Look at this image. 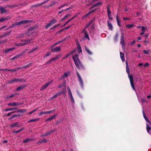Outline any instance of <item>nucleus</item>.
<instances>
[{
  "label": "nucleus",
  "mask_w": 151,
  "mask_h": 151,
  "mask_svg": "<svg viewBox=\"0 0 151 151\" xmlns=\"http://www.w3.org/2000/svg\"><path fill=\"white\" fill-rule=\"evenodd\" d=\"M38 109V108H37L35 109L34 110H33V111H32L29 112V113H28V114H32V113L35 112L36 110H37Z\"/></svg>",
  "instance_id": "obj_48"
},
{
  "label": "nucleus",
  "mask_w": 151,
  "mask_h": 151,
  "mask_svg": "<svg viewBox=\"0 0 151 151\" xmlns=\"http://www.w3.org/2000/svg\"><path fill=\"white\" fill-rule=\"evenodd\" d=\"M39 119H31L28 122H34L36 121H37Z\"/></svg>",
  "instance_id": "obj_46"
},
{
  "label": "nucleus",
  "mask_w": 151,
  "mask_h": 151,
  "mask_svg": "<svg viewBox=\"0 0 151 151\" xmlns=\"http://www.w3.org/2000/svg\"><path fill=\"white\" fill-rule=\"evenodd\" d=\"M124 35L123 33L122 32L121 33V37L120 43L121 44L123 47L124 46Z\"/></svg>",
  "instance_id": "obj_11"
},
{
  "label": "nucleus",
  "mask_w": 151,
  "mask_h": 151,
  "mask_svg": "<svg viewBox=\"0 0 151 151\" xmlns=\"http://www.w3.org/2000/svg\"><path fill=\"white\" fill-rule=\"evenodd\" d=\"M15 46H17L21 47L24 46V44H22V42H20L15 44Z\"/></svg>",
  "instance_id": "obj_36"
},
{
  "label": "nucleus",
  "mask_w": 151,
  "mask_h": 151,
  "mask_svg": "<svg viewBox=\"0 0 151 151\" xmlns=\"http://www.w3.org/2000/svg\"><path fill=\"white\" fill-rule=\"evenodd\" d=\"M68 38V37H65L63 40H62L59 41H57V42H55V43L53 45L55 46V45H57L58 44L60 43H62V42L65 41L67 40Z\"/></svg>",
  "instance_id": "obj_18"
},
{
  "label": "nucleus",
  "mask_w": 151,
  "mask_h": 151,
  "mask_svg": "<svg viewBox=\"0 0 151 151\" xmlns=\"http://www.w3.org/2000/svg\"><path fill=\"white\" fill-rule=\"evenodd\" d=\"M57 131L56 129H54L53 130H52L50 131H49L48 132H46L44 134H42L41 135V137H43L46 136H47L49 135L51 133H52L56 132Z\"/></svg>",
  "instance_id": "obj_8"
},
{
  "label": "nucleus",
  "mask_w": 151,
  "mask_h": 151,
  "mask_svg": "<svg viewBox=\"0 0 151 151\" xmlns=\"http://www.w3.org/2000/svg\"><path fill=\"white\" fill-rule=\"evenodd\" d=\"M67 89H68V94L69 95V97H71L72 96H72V94L71 93V90H70V88L69 87V86H68Z\"/></svg>",
  "instance_id": "obj_28"
},
{
  "label": "nucleus",
  "mask_w": 151,
  "mask_h": 151,
  "mask_svg": "<svg viewBox=\"0 0 151 151\" xmlns=\"http://www.w3.org/2000/svg\"><path fill=\"white\" fill-rule=\"evenodd\" d=\"M73 6H74L73 5H72L69 8H66V9H65V10L66 11L68 10L71 9H72L73 8Z\"/></svg>",
  "instance_id": "obj_53"
},
{
  "label": "nucleus",
  "mask_w": 151,
  "mask_h": 151,
  "mask_svg": "<svg viewBox=\"0 0 151 151\" xmlns=\"http://www.w3.org/2000/svg\"><path fill=\"white\" fill-rule=\"evenodd\" d=\"M27 110L25 109H19L18 111V112L24 113Z\"/></svg>",
  "instance_id": "obj_37"
},
{
  "label": "nucleus",
  "mask_w": 151,
  "mask_h": 151,
  "mask_svg": "<svg viewBox=\"0 0 151 151\" xmlns=\"http://www.w3.org/2000/svg\"><path fill=\"white\" fill-rule=\"evenodd\" d=\"M118 33H116L115 34V37H114V40L115 41H117L118 40Z\"/></svg>",
  "instance_id": "obj_43"
},
{
  "label": "nucleus",
  "mask_w": 151,
  "mask_h": 151,
  "mask_svg": "<svg viewBox=\"0 0 151 151\" xmlns=\"http://www.w3.org/2000/svg\"><path fill=\"white\" fill-rule=\"evenodd\" d=\"M147 132L148 133H150L149 130H151V127L149 126L148 124H147V128H146Z\"/></svg>",
  "instance_id": "obj_38"
},
{
  "label": "nucleus",
  "mask_w": 151,
  "mask_h": 151,
  "mask_svg": "<svg viewBox=\"0 0 151 151\" xmlns=\"http://www.w3.org/2000/svg\"><path fill=\"white\" fill-rule=\"evenodd\" d=\"M17 116V115L16 114L14 115H12V116H11L9 119V120H10V119H12L13 118H14V117H15Z\"/></svg>",
  "instance_id": "obj_58"
},
{
  "label": "nucleus",
  "mask_w": 151,
  "mask_h": 151,
  "mask_svg": "<svg viewBox=\"0 0 151 151\" xmlns=\"http://www.w3.org/2000/svg\"><path fill=\"white\" fill-rule=\"evenodd\" d=\"M120 56L121 58L122 61H124V56L123 53L121 52H120Z\"/></svg>",
  "instance_id": "obj_29"
},
{
  "label": "nucleus",
  "mask_w": 151,
  "mask_h": 151,
  "mask_svg": "<svg viewBox=\"0 0 151 151\" xmlns=\"http://www.w3.org/2000/svg\"><path fill=\"white\" fill-rule=\"evenodd\" d=\"M141 31H142V32H145V27L143 26L142 27Z\"/></svg>",
  "instance_id": "obj_60"
},
{
  "label": "nucleus",
  "mask_w": 151,
  "mask_h": 151,
  "mask_svg": "<svg viewBox=\"0 0 151 151\" xmlns=\"http://www.w3.org/2000/svg\"><path fill=\"white\" fill-rule=\"evenodd\" d=\"M22 80L19 78H14L13 79L10 80H9L7 81V83L8 84H12L13 82L17 81H19V82H21Z\"/></svg>",
  "instance_id": "obj_9"
},
{
  "label": "nucleus",
  "mask_w": 151,
  "mask_h": 151,
  "mask_svg": "<svg viewBox=\"0 0 151 151\" xmlns=\"http://www.w3.org/2000/svg\"><path fill=\"white\" fill-rule=\"evenodd\" d=\"M55 111V110H53L48 111H41L40 113H39L38 115L40 116L42 115L43 114H46L47 113L51 114L54 112Z\"/></svg>",
  "instance_id": "obj_12"
},
{
  "label": "nucleus",
  "mask_w": 151,
  "mask_h": 151,
  "mask_svg": "<svg viewBox=\"0 0 151 151\" xmlns=\"http://www.w3.org/2000/svg\"><path fill=\"white\" fill-rule=\"evenodd\" d=\"M17 6V5H14L12 6H10L9 5H8L7 6L8 7H9L10 8H14L16 7Z\"/></svg>",
  "instance_id": "obj_52"
},
{
  "label": "nucleus",
  "mask_w": 151,
  "mask_h": 151,
  "mask_svg": "<svg viewBox=\"0 0 151 151\" xmlns=\"http://www.w3.org/2000/svg\"><path fill=\"white\" fill-rule=\"evenodd\" d=\"M77 48H78V49H81V45H80V44L78 42L77 43Z\"/></svg>",
  "instance_id": "obj_56"
},
{
  "label": "nucleus",
  "mask_w": 151,
  "mask_h": 151,
  "mask_svg": "<svg viewBox=\"0 0 151 151\" xmlns=\"http://www.w3.org/2000/svg\"><path fill=\"white\" fill-rule=\"evenodd\" d=\"M78 55L76 54L75 55H73L72 58L76 66H82L81 61L78 58Z\"/></svg>",
  "instance_id": "obj_2"
},
{
  "label": "nucleus",
  "mask_w": 151,
  "mask_h": 151,
  "mask_svg": "<svg viewBox=\"0 0 151 151\" xmlns=\"http://www.w3.org/2000/svg\"><path fill=\"white\" fill-rule=\"evenodd\" d=\"M60 95V93H59V92L55 94L52 97H51V99H54V98H56Z\"/></svg>",
  "instance_id": "obj_40"
},
{
  "label": "nucleus",
  "mask_w": 151,
  "mask_h": 151,
  "mask_svg": "<svg viewBox=\"0 0 151 151\" xmlns=\"http://www.w3.org/2000/svg\"><path fill=\"white\" fill-rule=\"evenodd\" d=\"M14 49H15L14 47L9 48L7 49H5L4 51L3 52V53L6 54V53H7V52H8L10 51L13 50H14Z\"/></svg>",
  "instance_id": "obj_21"
},
{
  "label": "nucleus",
  "mask_w": 151,
  "mask_h": 151,
  "mask_svg": "<svg viewBox=\"0 0 151 151\" xmlns=\"http://www.w3.org/2000/svg\"><path fill=\"white\" fill-rule=\"evenodd\" d=\"M85 49L86 50L87 52L90 55H92L93 54L92 52H91V51L86 46H85Z\"/></svg>",
  "instance_id": "obj_22"
},
{
  "label": "nucleus",
  "mask_w": 151,
  "mask_h": 151,
  "mask_svg": "<svg viewBox=\"0 0 151 151\" xmlns=\"http://www.w3.org/2000/svg\"><path fill=\"white\" fill-rule=\"evenodd\" d=\"M32 40V39L29 40L24 39L22 40L21 41V42H25L26 45L29 44L31 43V41Z\"/></svg>",
  "instance_id": "obj_19"
},
{
  "label": "nucleus",
  "mask_w": 151,
  "mask_h": 151,
  "mask_svg": "<svg viewBox=\"0 0 151 151\" xmlns=\"http://www.w3.org/2000/svg\"><path fill=\"white\" fill-rule=\"evenodd\" d=\"M24 52H23L21 53L20 54H18L16 55L17 58H18V57H20L21 56H22V55H23V54H24Z\"/></svg>",
  "instance_id": "obj_49"
},
{
  "label": "nucleus",
  "mask_w": 151,
  "mask_h": 151,
  "mask_svg": "<svg viewBox=\"0 0 151 151\" xmlns=\"http://www.w3.org/2000/svg\"><path fill=\"white\" fill-rule=\"evenodd\" d=\"M143 116H144V117L145 118V120H146V121L147 122H148L149 124H150V121L149 120V119H148L147 118V116H145V113H144V111H143Z\"/></svg>",
  "instance_id": "obj_30"
},
{
  "label": "nucleus",
  "mask_w": 151,
  "mask_h": 151,
  "mask_svg": "<svg viewBox=\"0 0 151 151\" xmlns=\"http://www.w3.org/2000/svg\"><path fill=\"white\" fill-rule=\"evenodd\" d=\"M61 50L60 46L56 47L55 48H51V51L52 52H59Z\"/></svg>",
  "instance_id": "obj_10"
},
{
  "label": "nucleus",
  "mask_w": 151,
  "mask_h": 151,
  "mask_svg": "<svg viewBox=\"0 0 151 151\" xmlns=\"http://www.w3.org/2000/svg\"><path fill=\"white\" fill-rule=\"evenodd\" d=\"M143 53L146 54L148 55L149 54V52L147 51L146 50H144L143 52Z\"/></svg>",
  "instance_id": "obj_64"
},
{
  "label": "nucleus",
  "mask_w": 151,
  "mask_h": 151,
  "mask_svg": "<svg viewBox=\"0 0 151 151\" xmlns=\"http://www.w3.org/2000/svg\"><path fill=\"white\" fill-rule=\"evenodd\" d=\"M94 21V19H92L91 20L90 22L86 24V27H85V28H87V27H88Z\"/></svg>",
  "instance_id": "obj_25"
},
{
  "label": "nucleus",
  "mask_w": 151,
  "mask_h": 151,
  "mask_svg": "<svg viewBox=\"0 0 151 151\" xmlns=\"http://www.w3.org/2000/svg\"><path fill=\"white\" fill-rule=\"evenodd\" d=\"M110 6L108 5L107 7V12L108 18L110 20H111L113 18L111 14V12L110 11Z\"/></svg>",
  "instance_id": "obj_6"
},
{
  "label": "nucleus",
  "mask_w": 151,
  "mask_h": 151,
  "mask_svg": "<svg viewBox=\"0 0 151 151\" xmlns=\"http://www.w3.org/2000/svg\"><path fill=\"white\" fill-rule=\"evenodd\" d=\"M16 95V94H12L11 95L9 96H8L6 98L7 99H9L13 97L14 96H15Z\"/></svg>",
  "instance_id": "obj_45"
},
{
  "label": "nucleus",
  "mask_w": 151,
  "mask_h": 151,
  "mask_svg": "<svg viewBox=\"0 0 151 151\" xmlns=\"http://www.w3.org/2000/svg\"><path fill=\"white\" fill-rule=\"evenodd\" d=\"M52 81H51L50 82H48L47 83L45 84L44 85H43L41 88L40 90V91H42L44 89H45L50 84L52 83Z\"/></svg>",
  "instance_id": "obj_13"
},
{
  "label": "nucleus",
  "mask_w": 151,
  "mask_h": 151,
  "mask_svg": "<svg viewBox=\"0 0 151 151\" xmlns=\"http://www.w3.org/2000/svg\"><path fill=\"white\" fill-rule=\"evenodd\" d=\"M30 140H31V139L30 138H28V139H26L24 140L23 141V142L27 143V142L30 141Z\"/></svg>",
  "instance_id": "obj_47"
},
{
  "label": "nucleus",
  "mask_w": 151,
  "mask_h": 151,
  "mask_svg": "<svg viewBox=\"0 0 151 151\" xmlns=\"http://www.w3.org/2000/svg\"><path fill=\"white\" fill-rule=\"evenodd\" d=\"M61 56L60 55H58L50 59L49 61H48L46 63L47 65H49L52 62L54 61L57 60L58 59L60 58Z\"/></svg>",
  "instance_id": "obj_3"
},
{
  "label": "nucleus",
  "mask_w": 151,
  "mask_h": 151,
  "mask_svg": "<svg viewBox=\"0 0 151 151\" xmlns=\"http://www.w3.org/2000/svg\"><path fill=\"white\" fill-rule=\"evenodd\" d=\"M24 127H22L20 129H19V130L17 131L13 132V133H19V132H21V131H22V130H24Z\"/></svg>",
  "instance_id": "obj_35"
},
{
  "label": "nucleus",
  "mask_w": 151,
  "mask_h": 151,
  "mask_svg": "<svg viewBox=\"0 0 151 151\" xmlns=\"http://www.w3.org/2000/svg\"><path fill=\"white\" fill-rule=\"evenodd\" d=\"M90 14V13L89 12L88 13L84 15L82 17V19H84L86 18Z\"/></svg>",
  "instance_id": "obj_42"
},
{
  "label": "nucleus",
  "mask_w": 151,
  "mask_h": 151,
  "mask_svg": "<svg viewBox=\"0 0 151 151\" xmlns=\"http://www.w3.org/2000/svg\"><path fill=\"white\" fill-rule=\"evenodd\" d=\"M70 97V99H71V103L73 104H74V103H75V101H74V99L73 98V96H72L71 97Z\"/></svg>",
  "instance_id": "obj_51"
},
{
  "label": "nucleus",
  "mask_w": 151,
  "mask_h": 151,
  "mask_svg": "<svg viewBox=\"0 0 151 151\" xmlns=\"http://www.w3.org/2000/svg\"><path fill=\"white\" fill-rule=\"evenodd\" d=\"M96 10L97 9H95L91 11L90 12H89V13H90V14H91L93 13L94 12H95Z\"/></svg>",
  "instance_id": "obj_57"
},
{
  "label": "nucleus",
  "mask_w": 151,
  "mask_h": 151,
  "mask_svg": "<svg viewBox=\"0 0 151 151\" xmlns=\"http://www.w3.org/2000/svg\"><path fill=\"white\" fill-rule=\"evenodd\" d=\"M18 125V122H16L10 125V127L12 128L14 127H17Z\"/></svg>",
  "instance_id": "obj_27"
},
{
  "label": "nucleus",
  "mask_w": 151,
  "mask_h": 151,
  "mask_svg": "<svg viewBox=\"0 0 151 151\" xmlns=\"http://www.w3.org/2000/svg\"><path fill=\"white\" fill-rule=\"evenodd\" d=\"M84 38L85 39L87 38V39L88 40H90L89 35L88 34L87 31L85 32L84 33Z\"/></svg>",
  "instance_id": "obj_24"
},
{
  "label": "nucleus",
  "mask_w": 151,
  "mask_h": 151,
  "mask_svg": "<svg viewBox=\"0 0 151 151\" xmlns=\"http://www.w3.org/2000/svg\"><path fill=\"white\" fill-rule=\"evenodd\" d=\"M6 7H4L1 6H0V11H1L0 13L1 14H3L4 13H6L8 12V11L6 10L5 8Z\"/></svg>",
  "instance_id": "obj_14"
},
{
  "label": "nucleus",
  "mask_w": 151,
  "mask_h": 151,
  "mask_svg": "<svg viewBox=\"0 0 151 151\" xmlns=\"http://www.w3.org/2000/svg\"><path fill=\"white\" fill-rule=\"evenodd\" d=\"M79 13H77L76 14V15L73 17L72 18L70 19L71 20H72V19H73L75 18L76 17H77L79 14Z\"/></svg>",
  "instance_id": "obj_61"
},
{
  "label": "nucleus",
  "mask_w": 151,
  "mask_h": 151,
  "mask_svg": "<svg viewBox=\"0 0 151 151\" xmlns=\"http://www.w3.org/2000/svg\"><path fill=\"white\" fill-rule=\"evenodd\" d=\"M37 49V48H33L30 50L29 53H31L35 51Z\"/></svg>",
  "instance_id": "obj_50"
},
{
  "label": "nucleus",
  "mask_w": 151,
  "mask_h": 151,
  "mask_svg": "<svg viewBox=\"0 0 151 151\" xmlns=\"http://www.w3.org/2000/svg\"><path fill=\"white\" fill-rule=\"evenodd\" d=\"M75 52V50H73L71 51L68 54H69L70 55L73 54Z\"/></svg>",
  "instance_id": "obj_62"
},
{
  "label": "nucleus",
  "mask_w": 151,
  "mask_h": 151,
  "mask_svg": "<svg viewBox=\"0 0 151 151\" xmlns=\"http://www.w3.org/2000/svg\"><path fill=\"white\" fill-rule=\"evenodd\" d=\"M102 4V3L100 2H98L97 3H96V4H95V5L96 7V6L100 5V4Z\"/></svg>",
  "instance_id": "obj_55"
},
{
  "label": "nucleus",
  "mask_w": 151,
  "mask_h": 151,
  "mask_svg": "<svg viewBox=\"0 0 151 151\" xmlns=\"http://www.w3.org/2000/svg\"><path fill=\"white\" fill-rule=\"evenodd\" d=\"M69 16V15L68 14H67L66 15H65V16L62 19V20H64V19H67L68 17V16Z\"/></svg>",
  "instance_id": "obj_54"
},
{
  "label": "nucleus",
  "mask_w": 151,
  "mask_h": 151,
  "mask_svg": "<svg viewBox=\"0 0 151 151\" xmlns=\"http://www.w3.org/2000/svg\"><path fill=\"white\" fill-rule=\"evenodd\" d=\"M56 115H54L53 116H52L50 118H48L46 120V121H51L53 119H55L56 117Z\"/></svg>",
  "instance_id": "obj_23"
},
{
  "label": "nucleus",
  "mask_w": 151,
  "mask_h": 151,
  "mask_svg": "<svg viewBox=\"0 0 151 151\" xmlns=\"http://www.w3.org/2000/svg\"><path fill=\"white\" fill-rule=\"evenodd\" d=\"M126 70L128 75L129 78L130 80V83L131 86L134 90H135L133 82V77L132 75H130V71L129 70V67H126Z\"/></svg>",
  "instance_id": "obj_1"
},
{
  "label": "nucleus",
  "mask_w": 151,
  "mask_h": 151,
  "mask_svg": "<svg viewBox=\"0 0 151 151\" xmlns=\"http://www.w3.org/2000/svg\"><path fill=\"white\" fill-rule=\"evenodd\" d=\"M135 43L136 41L135 40H133L131 42V45H133L135 44Z\"/></svg>",
  "instance_id": "obj_63"
},
{
  "label": "nucleus",
  "mask_w": 151,
  "mask_h": 151,
  "mask_svg": "<svg viewBox=\"0 0 151 151\" xmlns=\"http://www.w3.org/2000/svg\"><path fill=\"white\" fill-rule=\"evenodd\" d=\"M52 3V5H57L58 4V3L57 2L54 1H52L51 2Z\"/></svg>",
  "instance_id": "obj_59"
},
{
  "label": "nucleus",
  "mask_w": 151,
  "mask_h": 151,
  "mask_svg": "<svg viewBox=\"0 0 151 151\" xmlns=\"http://www.w3.org/2000/svg\"><path fill=\"white\" fill-rule=\"evenodd\" d=\"M10 18L9 16H7L5 17H1L0 18V22H2L3 21L7 20L9 19Z\"/></svg>",
  "instance_id": "obj_20"
},
{
  "label": "nucleus",
  "mask_w": 151,
  "mask_h": 151,
  "mask_svg": "<svg viewBox=\"0 0 151 151\" xmlns=\"http://www.w3.org/2000/svg\"><path fill=\"white\" fill-rule=\"evenodd\" d=\"M134 27V25L133 24H127L126 25V27L128 28H130Z\"/></svg>",
  "instance_id": "obj_34"
},
{
  "label": "nucleus",
  "mask_w": 151,
  "mask_h": 151,
  "mask_svg": "<svg viewBox=\"0 0 151 151\" xmlns=\"http://www.w3.org/2000/svg\"><path fill=\"white\" fill-rule=\"evenodd\" d=\"M66 89L65 88V89H64L62 91H61L59 92V93H60V95L61 94H66Z\"/></svg>",
  "instance_id": "obj_39"
},
{
  "label": "nucleus",
  "mask_w": 151,
  "mask_h": 151,
  "mask_svg": "<svg viewBox=\"0 0 151 151\" xmlns=\"http://www.w3.org/2000/svg\"><path fill=\"white\" fill-rule=\"evenodd\" d=\"M107 26L109 27V30H112L113 26L111 23L110 21L109 20H108L107 21Z\"/></svg>",
  "instance_id": "obj_17"
},
{
  "label": "nucleus",
  "mask_w": 151,
  "mask_h": 151,
  "mask_svg": "<svg viewBox=\"0 0 151 151\" xmlns=\"http://www.w3.org/2000/svg\"><path fill=\"white\" fill-rule=\"evenodd\" d=\"M76 73L78 78V81L79 82V83L81 87L83 88V80L81 77L79 73H78L77 71L76 72Z\"/></svg>",
  "instance_id": "obj_5"
},
{
  "label": "nucleus",
  "mask_w": 151,
  "mask_h": 151,
  "mask_svg": "<svg viewBox=\"0 0 151 151\" xmlns=\"http://www.w3.org/2000/svg\"><path fill=\"white\" fill-rule=\"evenodd\" d=\"M21 104L19 102H13L9 103L8 104V105L9 106H16L18 105H20Z\"/></svg>",
  "instance_id": "obj_15"
},
{
  "label": "nucleus",
  "mask_w": 151,
  "mask_h": 151,
  "mask_svg": "<svg viewBox=\"0 0 151 151\" xmlns=\"http://www.w3.org/2000/svg\"><path fill=\"white\" fill-rule=\"evenodd\" d=\"M35 27L32 26L28 28L27 29L28 32H29L31 31H32L35 29Z\"/></svg>",
  "instance_id": "obj_32"
},
{
  "label": "nucleus",
  "mask_w": 151,
  "mask_h": 151,
  "mask_svg": "<svg viewBox=\"0 0 151 151\" xmlns=\"http://www.w3.org/2000/svg\"><path fill=\"white\" fill-rule=\"evenodd\" d=\"M47 140L46 139H40V140L38 143H42L43 142L46 143L47 142Z\"/></svg>",
  "instance_id": "obj_33"
},
{
  "label": "nucleus",
  "mask_w": 151,
  "mask_h": 151,
  "mask_svg": "<svg viewBox=\"0 0 151 151\" xmlns=\"http://www.w3.org/2000/svg\"><path fill=\"white\" fill-rule=\"evenodd\" d=\"M18 108H9L7 109H5V111H12L13 110H15L17 109Z\"/></svg>",
  "instance_id": "obj_31"
},
{
  "label": "nucleus",
  "mask_w": 151,
  "mask_h": 151,
  "mask_svg": "<svg viewBox=\"0 0 151 151\" xmlns=\"http://www.w3.org/2000/svg\"><path fill=\"white\" fill-rule=\"evenodd\" d=\"M70 74V72H65L64 74L60 78V80H62L65 78L67 77L68 75Z\"/></svg>",
  "instance_id": "obj_16"
},
{
  "label": "nucleus",
  "mask_w": 151,
  "mask_h": 151,
  "mask_svg": "<svg viewBox=\"0 0 151 151\" xmlns=\"http://www.w3.org/2000/svg\"><path fill=\"white\" fill-rule=\"evenodd\" d=\"M26 87V86L25 85H22L21 86L18 87L16 89V90L17 91H19L23 89L24 87Z\"/></svg>",
  "instance_id": "obj_26"
},
{
  "label": "nucleus",
  "mask_w": 151,
  "mask_h": 151,
  "mask_svg": "<svg viewBox=\"0 0 151 151\" xmlns=\"http://www.w3.org/2000/svg\"><path fill=\"white\" fill-rule=\"evenodd\" d=\"M32 20H22L19 22H16L17 25H21L22 24H25L29 23L32 22Z\"/></svg>",
  "instance_id": "obj_7"
},
{
  "label": "nucleus",
  "mask_w": 151,
  "mask_h": 151,
  "mask_svg": "<svg viewBox=\"0 0 151 151\" xmlns=\"http://www.w3.org/2000/svg\"><path fill=\"white\" fill-rule=\"evenodd\" d=\"M116 19L118 25L119 26H121L122 25L120 24L121 22L118 19V16L117 15L116 16Z\"/></svg>",
  "instance_id": "obj_41"
},
{
  "label": "nucleus",
  "mask_w": 151,
  "mask_h": 151,
  "mask_svg": "<svg viewBox=\"0 0 151 151\" xmlns=\"http://www.w3.org/2000/svg\"><path fill=\"white\" fill-rule=\"evenodd\" d=\"M57 22V21L55 19H52L51 21L49 22L47 25L45 26V28L46 29H48L50 26L56 23Z\"/></svg>",
  "instance_id": "obj_4"
},
{
  "label": "nucleus",
  "mask_w": 151,
  "mask_h": 151,
  "mask_svg": "<svg viewBox=\"0 0 151 151\" xmlns=\"http://www.w3.org/2000/svg\"><path fill=\"white\" fill-rule=\"evenodd\" d=\"M17 25V22H16L15 23L13 24L9 28L14 27L15 26Z\"/></svg>",
  "instance_id": "obj_44"
}]
</instances>
